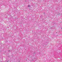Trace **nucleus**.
Returning <instances> with one entry per match:
<instances>
[{"instance_id":"obj_1","label":"nucleus","mask_w":62,"mask_h":62,"mask_svg":"<svg viewBox=\"0 0 62 62\" xmlns=\"http://www.w3.org/2000/svg\"><path fill=\"white\" fill-rule=\"evenodd\" d=\"M28 7H29V6H28Z\"/></svg>"}]
</instances>
